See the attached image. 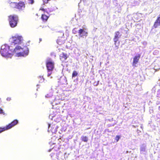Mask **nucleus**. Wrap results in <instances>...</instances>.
<instances>
[{"mask_svg":"<svg viewBox=\"0 0 160 160\" xmlns=\"http://www.w3.org/2000/svg\"><path fill=\"white\" fill-rule=\"evenodd\" d=\"M9 45L5 44L1 47L0 53L2 57L11 58L13 52H17L16 56L18 57H26L28 55L29 49L27 46H23L22 36L16 34L12 36L9 39Z\"/></svg>","mask_w":160,"mask_h":160,"instance_id":"obj_1","label":"nucleus"},{"mask_svg":"<svg viewBox=\"0 0 160 160\" xmlns=\"http://www.w3.org/2000/svg\"><path fill=\"white\" fill-rule=\"evenodd\" d=\"M18 20V18L17 16H10L9 17V22L10 26L12 28L16 27L17 25Z\"/></svg>","mask_w":160,"mask_h":160,"instance_id":"obj_2","label":"nucleus"},{"mask_svg":"<svg viewBox=\"0 0 160 160\" xmlns=\"http://www.w3.org/2000/svg\"><path fill=\"white\" fill-rule=\"evenodd\" d=\"M25 5L23 2H19L17 4V9L20 12H24L25 9Z\"/></svg>","mask_w":160,"mask_h":160,"instance_id":"obj_3","label":"nucleus"},{"mask_svg":"<svg viewBox=\"0 0 160 160\" xmlns=\"http://www.w3.org/2000/svg\"><path fill=\"white\" fill-rule=\"evenodd\" d=\"M78 35L80 37L84 38V37H86L88 36V32L86 29H80L78 30Z\"/></svg>","mask_w":160,"mask_h":160,"instance_id":"obj_4","label":"nucleus"},{"mask_svg":"<svg viewBox=\"0 0 160 160\" xmlns=\"http://www.w3.org/2000/svg\"><path fill=\"white\" fill-rule=\"evenodd\" d=\"M46 66L48 71H52L54 68V62L49 61L46 63Z\"/></svg>","mask_w":160,"mask_h":160,"instance_id":"obj_5","label":"nucleus"},{"mask_svg":"<svg viewBox=\"0 0 160 160\" xmlns=\"http://www.w3.org/2000/svg\"><path fill=\"white\" fill-rule=\"evenodd\" d=\"M160 26V15H159V16L157 18V19L156 20L155 22H154L153 27L155 28H158V26Z\"/></svg>","mask_w":160,"mask_h":160,"instance_id":"obj_6","label":"nucleus"},{"mask_svg":"<svg viewBox=\"0 0 160 160\" xmlns=\"http://www.w3.org/2000/svg\"><path fill=\"white\" fill-rule=\"evenodd\" d=\"M15 0H8V2L9 3L10 6L12 8H17V3L14 1Z\"/></svg>","mask_w":160,"mask_h":160,"instance_id":"obj_7","label":"nucleus"},{"mask_svg":"<svg viewBox=\"0 0 160 160\" xmlns=\"http://www.w3.org/2000/svg\"><path fill=\"white\" fill-rule=\"evenodd\" d=\"M18 123V121L17 120H14L10 124H9L7 126L6 129H8L11 128L12 127L17 124Z\"/></svg>","mask_w":160,"mask_h":160,"instance_id":"obj_8","label":"nucleus"},{"mask_svg":"<svg viewBox=\"0 0 160 160\" xmlns=\"http://www.w3.org/2000/svg\"><path fill=\"white\" fill-rule=\"evenodd\" d=\"M146 146L142 145L140 148V153L142 154H145L146 152Z\"/></svg>","mask_w":160,"mask_h":160,"instance_id":"obj_9","label":"nucleus"},{"mask_svg":"<svg viewBox=\"0 0 160 160\" xmlns=\"http://www.w3.org/2000/svg\"><path fill=\"white\" fill-rule=\"evenodd\" d=\"M68 57V56L67 54L63 52L60 55V59H62L63 58L65 60H66L67 59Z\"/></svg>","mask_w":160,"mask_h":160,"instance_id":"obj_10","label":"nucleus"},{"mask_svg":"<svg viewBox=\"0 0 160 160\" xmlns=\"http://www.w3.org/2000/svg\"><path fill=\"white\" fill-rule=\"evenodd\" d=\"M81 139L82 141L84 142H87L88 141V138L86 136H82Z\"/></svg>","mask_w":160,"mask_h":160,"instance_id":"obj_11","label":"nucleus"},{"mask_svg":"<svg viewBox=\"0 0 160 160\" xmlns=\"http://www.w3.org/2000/svg\"><path fill=\"white\" fill-rule=\"evenodd\" d=\"M42 19L45 21H46L47 20L48 17L46 15H42L41 17Z\"/></svg>","mask_w":160,"mask_h":160,"instance_id":"obj_12","label":"nucleus"},{"mask_svg":"<svg viewBox=\"0 0 160 160\" xmlns=\"http://www.w3.org/2000/svg\"><path fill=\"white\" fill-rule=\"evenodd\" d=\"M140 57L139 54H137L134 57L133 60H139Z\"/></svg>","mask_w":160,"mask_h":160,"instance_id":"obj_13","label":"nucleus"},{"mask_svg":"<svg viewBox=\"0 0 160 160\" xmlns=\"http://www.w3.org/2000/svg\"><path fill=\"white\" fill-rule=\"evenodd\" d=\"M121 35L120 34V33L118 31H117L115 32L114 37L119 38L120 37Z\"/></svg>","mask_w":160,"mask_h":160,"instance_id":"obj_14","label":"nucleus"},{"mask_svg":"<svg viewBox=\"0 0 160 160\" xmlns=\"http://www.w3.org/2000/svg\"><path fill=\"white\" fill-rule=\"evenodd\" d=\"M55 8H56L55 7H52L50 8H48V11L49 12H52L53 11L55 10Z\"/></svg>","mask_w":160,"mask_h":160,"instance_id":"obj_15","label":"nucleus"},{"mask_svg":"<svg viewBox=\"0 0 160 160\" xmlns=\"http://www.w3.org/2000/svg\"><path fill=\"white\" fill-rule=\"evenodd\" d=\"M119 40V38H116L114 37V38L113 39V40L114 42V44L117 47V41H118Z\"/></svg>","mask_w":160,"mask_h":160,"instance_id":"obj_16","label":"nucleus"},{"mask_svg":"<svg viewBox=\"0 0 160 160\" xmlns=\"http://www.w3.org/2000/svg\"><path fill=\"white\" fill-rule=\"evenodd\" d=\"M138 64V61H133L132 65L133 66L137 67Z\"/></svg>","mask_w":160,"mask_h":160,"instance_id":"obj_17","label":"nucleus"},{"mask_svg":"<svg viewBox=\"0 0 160 160\" xmlns=\"http://www.w3.org/2000/svg\"><path fill=\"white\" fill-rule=\"evenodd\" d=\"M78 74V73L76 71H74L72 74V77H74L76 76Z\"/></svg>","mask_w":160,"mask_h":160,"instance_id":"obj_18","label":"nucleus"},{"mask_svg":"<svg viewBox=\"0 0 160 160\" xmlns=\"http://www.w3.org/2000/svg\"><path fill=\"white\" fill-rule=\"evenodd\" d=\"M52 58H54L56 57V54L54 52H52L50 54Z\"/></svg>","mask_w":160,"mask_h":160,"instance_id":"obj_19","label":"nucleus"},{"mask_svg":"<svg viewBox=\"0 0 160 160\" xmlns=\"http://www.w3.org/2000/svg\"><path fill=\"white\" fill-rule=\"evenodd\" d=\"M120 138V137L119 136H116L115 137V140L117 142H118L119 139Z\"/></svg>","mask_w":160,"mask_h":160,"instance_id":"obj_20","label":"nucleus"},{"mask_svg":"<svg viewBox=\"0 0 160 160\" xmlns=\"http://www.w3.org/2000/svg\"><path fill=\"white\" fill-rule=\"evenodd\" d=\"M6 130H7L6 128H0V133L2 132H3Z\"/></svg>","mask_w":160,"mask_h":160,"instance_id":"obj_21","label":"nucleus"},{"mask_svg":"<svg viewBox=\"0 0 160 160\" xmlns=\"http://www.w3.org/2000/svg\"><path fill=\"white\" fill-rule=\"evenodd\" d=\"M28 3L31 4H33L34 2V0H28Z\"/></svg>","mask_w":160,"mask_h":160,"instance_id":"obj_22","label":"nucleus"},{"mask_svg":"<svg viewBox=\"0 0 160 160\" xmlns=\"http://www.w3.org/2000/svg\"><path fill=\"white\" fill-rule=\"evenodd\" d=\"M48 71V76L49 77L50 75L51 74V71Z\"/></svg>","mask_w":160,"mask_h":160,"instance_id":"obj_23","label":"nucleus"},{"mask_svg":"<svg viewBox=\"0 0 160 160\" xmlns=\"http://www.w3.org/2000/svg\"><path fill=\"white\" fill-rule=\"evenodd\" d=\"M44 3H48V1H50V0H42Z\"/></svg>","mask_w":160,"mask_h":160,"instance_id":"obj_24","label":"nucleus"},{"mask_svg":"<svg viewBox=\"0 0 160 160\" xmlns=\"http://www.w3.org/2000/svg\"><path fill=\"white\" fill-rule=\"evenodd\" d=\"M3 112L2 110L0 108V113H3Z\"/></svg>","mask_w":160,"mask_h":160,"instance_id":"obj_25","label":"nucleus"},{"mask_svg":"<svg viewBox=\"0 0 160 160\" xmlns=\"http://www.w3.org/2000/svg\"><path fill=\"white\" fill-rule=\"evenodd\" d=\"M7 100L8 101H9L11 100V98H7Z\"/></svg>","mask_w":160,"mask_h":160,"instance_id":"obj_26","label":"nucleus"},{"mask_svg":"<svg viewBox=\"0 0 160 160\" xmlns=\"http://www.w3.org/2000/svg\"><path fill=\"white\" fill-rule=\"evenodd\" d=\"M40 78H42V79L41 80L42 82V81H44V79L43 78V77H42L40 76Z\"/></svg>","mask_w":160,"mask_h":160,"instance_id":"obj_27","label":"nucleus"},{"mask_svg":"<svg viewBox=\"0 0 160 160\" xmlns=\"http://www.w3.org/2000/svg\"><path fill=\"white\" fill-rule=\"evenodd\" d=\"M75 32H76V31H75V29H73L72 30V32H73V33H75Z\"/></svg>","mask_w":160,"mask_h":160,"instance_id":"obj_28","label":"nucleus"},{"mask_svg":"<svg viewBox=\"0 0 160 160\" xmlns=\"http://www.w3.org/2000/svg\"><path fill=\"white\" fill-rule=\"evenodd\" d=\"M45 97L47 98H48L50 97V95H49L48 94H47V95H46Z\"/></svg>","mask_w":160,"mask_h":160,"instance_id":"obj_29","label":"nucleus"},{"mask_svg":"<svg viewBox=\"0 0 160 160\" xmlns=\"http://www.w3.org/2000/svg\"><path fill=\"white\" fill-rule=\"evenodd\" d=\"M42 41V39L41 38H39V42Z\"/></svg>","mask_w":160,"mask_h":160,"instance_id":"obj_30","label":"nucleus"},{"mask_svg":"<svg viewBox=\"0 0 160 160\" xmlns=\"http://www.w3.org/2000/svg\"><path fill=\"white\" fill-rule=\"evenodd\" d=\"M50 124H48V128H49V127H50Z\"/></svg>","mask_w":160,"mask_h":160,"instance_id":"obj_31","label":"nucleus"},{"mask_svg":"<svg viewBox=\"0 0 160 160\" xmlns=\"http://www.w3.org/2000/svg\"><path fill=\"white\" fill-rule=\"evenodd\" d=\"M42 10L43 11H44L45 10V9H44L43 8L42 9Z\"/></svg>","mask_w":160,"mask_h":160,"instance_id":"obj_32","label":"nucleus"},{"mask_svg":"<svg viewBox=\"0 0 160 160\" xmlns=\"http://www.w3.org/2000/svg\"><path fill=\"white\" fill-rule=\"evenodd\" d=\"M64 35V33H63V36Z\"/></svg>","mask_w":160,"mask_h":160,"instance_id":"obj_33","label":"nucleus"}]
</instances>
